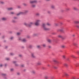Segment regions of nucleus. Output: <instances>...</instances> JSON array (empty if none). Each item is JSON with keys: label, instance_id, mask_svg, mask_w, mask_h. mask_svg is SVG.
Masks as SVG:
<instances>
[{"label": "nucleus", "instance_id": "f257e3e1", "mask_svg": "<svg viewBox=\"0 0 79 79\" xmlns=\"http://www.w3.org/2000/svg\"><path fill=\"white\" fill-rule=\"evenodd\" d=\"M33 24H34V23L32 22H30L28 24L27 23H24V25L25 26H27V27H31V26L33 25Z\"/></svg>", "mask_w": 79, "mask_h": 79}, {"label": "nucleus", "instance_id": "f03ea898", "mask_svg": "<svg viewBox=\"0 0 79 79\" xmlns=\"http://www.w3.org/2000/svg\"><path fill=\"white\" fill-rule=\"evenodd\" d=\"M46 24L45 23H43L42 24V27L44 31H48L50 29V28L46 27Z\"/></svg>", "mask_w": 79, "mask_h": 79}, {"label": "nucleus", "instance_id": "7ed1b4c3", "mask_svg": "<svg viewBox=\"0 0 79 79\" xmlns=\"http://www.w3.org/2000/svg\"><path fill=\"white\" fill-rule=\"evenodd\" d=\"M41 21L40 20H36L35 21V26H39L40 24L39 23Z\"/></svg>", "mask_w": 79, "mask_h": 79}, {"label": "nucleus", "instance_id": "20e7f679", "mask_svg": "<svg viewBox=\"0 0 79 79\" xmlns=\"http://www.w3.org/2000/svg\"><path fill=\"white\" fill-rule=\"evenodd\" d=\"M37 1L36 0L30 1V3H31V4H32V3H37Z\"/></svg>", "mask_w": 79, "mask_h": 79}, {"label": "nucleus", "instance_id": "39448f33", "mask_svg": "<svg viewBox=\"0 0 79 79\" xmlns=\"http://www.w3.org/2000/svg\"><path fill=\"white\" fill-rule=\"evenodd\" d=\"M21 15H24V13L23 12H20L19 13L17 14V16H19Z\"/></svg>", "mask_w": 79, "mask_h": 79}, {"label": "nucleus", "instance_id": "423d86ee", "mask_svg": "<svg viewBox=\"0 0 79 79\" xmlns=\"http://www.w3.org/2000/svg\"><path fill=\"white\" fill-rule=\"evenodd\" d=\"M51 8H52V9H55V6L53 5H52L51 6Z\"/></svg>", "mask_w": 79, "mask_h": 79}, {"label": "nucleus", "instance_id": "0eeeda50", "mask_svg": "<svg viewBox=\"0 0 79 79\" xmlns=\"http://www.w3.org/2000/svg\"><path fill=\"white\" fill-rule=\"evenodd\" d=\"M28 10H24V14H27V13H28Z\"/></svg>", "mask_w": 79, "mask_h": 79}, {"label": "nucleus", "instance_id": "6e6552de", "mask_svg": "<svg viewBox=\"0 0 79 79\" xmlns=\"http://www.w3.org/2000/svg\"><path fill=\"white\" fill-rule=\"evenodd\" d=\"M31 7L33 8H35V5L34 4H32L31 6Z\"/></svg>", "mask_w": 79, "mask_h": 79}, {"label": "nucleus", "instance_id": "1a4fd4ad", "mask_svg": "<svg viewBox=\"0 0 79 79\" xmlns=\"http://www.w3.org/2000/svg\"><path fill=\"white\" fill-rule=\"evenodd\" d=\"M8 10H13V7H10L7 8Z\"/></svg>", "mask_w": 79, "mask_h": 79}, {"label": "nucleus", "instance_id": "9d476101", "mask_svg": "<svg viewBox=\"0 0 79 79\" xmlns=\"http://www.w3.org/2000/svg\"><path fill=\"white\" fill-rule=\"evenodd\" d=\"M31 56L32 58H35V56H34V54L33 53H32L31 54Z\"/></svg>", "mask_w": 79, "mask_h": 79}, {"label": "nucleus", "instance_id": "9b49d317", "mask_svg": "<svg viewBox=\"0 0 79 79\" xmlns=\"http://www.w3.org/2000/svg\"><path fill=\"white\" fill-rule=\"evenodd\" d=\"M2 20L3 21H6V19L5 17H3L2 18Z\"/></svg>", "mask_w": 79, "mask_h": 79}, {"label": "nucleus", "instance_id": "f8f14e48", "mask_svg": "<svg viewBox=\"0 0 79 79\" xmlns=\"http://www.w3.org/2000/svg\"><path fill=\"white\" fill-rule=\"evenodd\" d=\"M66 37H63V36L62 37L61 39L62 40H64L65 39V38Z\"/></svg>", "mask_w": 79, "mask_h": 79}, {"label": "nucleus", "instance_id": "ddd939ff", "mask_svg": "<svg viewBox=\"0 0 79 79\" xmlns=\"http://www.w3.org/2000/svg\"><path fill=\"white\" fill-rule=\"evenodd\" d=\"M75 24H79V22L77 21H75L74 22Z\"/></svg>", "mask_w": 79, "mask_h": 79}, {"label": "nucleus", "instance_id": "4468645a", "mask_svg": "<svg viewBox=\"0 0 79 79\" xmlns=\"http://www.w3.org/2000/svg\"><path fill=\"white\" fill-rule=\"evenodd\" d=\"M46 26H50V24L48 23H47L46 24Z\"/></svg>", "mask_w": 79, "mask_h": 79}, {"label": "nucleus", "instance_id": "2eb2a0df", "mask_svg": "<svg viewBox=\"0 0 79 79\" xmlns=\"http://www.w3.org/2000/svg\"><path fill=\"white\" fill-rule=\"evenodd\" d=\"M62 35H59L58 36V37L59 38H61H61H62Z\"/></svg>", "mask_w": 79, "mask_h": 79}, {"label": "nucleus", "instance_id": "dca6fc26", "mask_svg": "<svg viewBox=\"0 0 79 79\" xmlns=\"http://www.w3.org/2000/svg\"><path fill=\"white\" fill-rule=\"evenodd\" d=\"M22 42H26L27 40L25 39H23L22 40Z\"/></svg>", "mask_w": 79, "mask_h": 79}, {"label": "nucleus", "instance_id": "f3484780", "mask_svg": "<svg viewBox=\"0 0 79 79\" xmlns=\"http://www.w3.org/2000/svg\"><path fill=\"white\" fill-rule=\"evenodd\" d=\"M9 14H10V15H15V12H11Z\"/></svg>", "mask_w": 79, "mask_h": 79}, {"label": "nucleus", "instance_id": "a211bd4d", "mask_svg": "<svg viewBox=\"0 0 79 79\" xmlns=\"http://www.w3.org/2000/svg\"><path fill=\"white\" fill-rule=\"evenodd\" d=\"M42 46L43 47H46V45L45 44H43Z\"/></svg>", "mask_w": 79, "mask_h": 79}, {"label": "nucleus", "instance_id": "6ab92c4d", "mask_svg": "<svg viewBox=\"0 0 79 79\" xmlns=\"http://www.w3.org/2000/svg\"><path fill=\"white\" fill-rule=\"evenodd\" d=\"M53 61L54 62H55V63H58V62L56 60H54Z\"/></svg>", "mask_w": 79, "mask_h": 79}, {"label": "nucleus", "instance_id": "aec40b11", "mask_svg": "<svg viewBox=\"0 0 79 79\" xmlns=\"http://www.w3.org/2000/svg\"><path fill=\"white\" fill-rule=\"evenodd\" d=\"M72 79H79L78 78H76V77H73Z\"/></svg>", "mask_w": 79, "mask_h": 79}, {"label": "nucleus", "instance_id": "412c9836", "mask_svg": "<svg viewBox=\"0 0 79 79\" xmlns=\"http://www.w3.org/2000/svg\"><path fill=\"white\" fill-rule=\"evenodd\" d=\"M64 75H65V76H69V75L66 73H65L64 74Z\"/></svg>", "mask_w": 79, "mask_h": 79}, {"label": "nucleus", "instance_id": "4be33fe9", "mask_svg": "<svg viewBox=\"0 0 79 79\" xmlns=\"http://www.w3.org/2000/svg\"><path fill=\"white\" fill-rule=\"evenodd\" d=\"M64 66H65V67H67L68 66V64H64Z\"/></svg>", "mask_w": 79, "mask_h": 79}, {"label": "nucleus", "instance_id": "5701e85b", "mask_svg": "<svg viewBox=\"0 0 79 79\" xmlns=\"http://www.w3.org/2000/svg\"><path fill=\"white\" fill-rule=\"evenodd\" d=\"M13 63H14V64H16V63H17V62L16 61H13Z\"/></svg>", "mask_w": 79, "mask_h": 79}, {"label": "nucleus", "instance_id": "b1692460", "mask_svg": "<svg viewBox=\"0 0 79 79\" xmlns=\"http://www.w3.org/2000/svg\"><path fill=\"white\" fill-rule=\"evenodd\" d=\"M31 73H32V74H35V71H34V70H33L31 72Z\"/></svg>", "mask_w": 79, "mask_h": 79}, {"label": "nucleus", "instance_id": "393cba45", "mask_svg": "<svg viewBox=\"0 0 79 79\" xmlns=\"http://www.w3.org/2000/svg\"><path fill=\"white\" fill-rule=\"evenodd\" d=\"M40 14L39 13H37L35 14L36 16H39Z\"/></svg>", "mask_w": 79, "mask_h": 79}, {"label": "nucleus", "instance_id": "a878e982", "mask_svg": "<svg viewBox=\"0 0 79 79\" xmlns=\"http://www.w3.org/2000/svg\"><path fill=\"white\" fill-rule=\"evenodd\" d=\"M15 66H16V67H17L18 66H19V65H18V64H15Z\"/></svg>", "mask_w": 79, "mask_h": 79}, {"label": "nucleus", "instance_id": "bb28decb", "mask_svg": "<svg viewBox=\"0 0 79 79\" xmlns=\"http://www.w3.org/2000/svg\"><path fill=\"white\" fill-rule=\"evenodd\" d=\"M73 10H77V8L76 7H74Z\"/></svg>", "mask_w": 79, "mask_h": 79}, {"label": "nucleus", "instance_id": "cd10ccee", "mask_svg": "<svg viewBox=\"0 0 79 79\" xmlns=\"http://www.w3.org/2000/svg\"><path fill=\"white\" fill-rule=\"evenodd\" d=\"M64 47H65V46L64 45H62L61 46V48H64Z\"/></svg>", "mask_w": 79, "mask_h": 79}, {"label": "nucleus", "instance_id": "c85d7f7f", "mask_svg": "<svg viewBox=\"0 0 79 79\" xmlns=\"http://www.w3.org/2000/svg\"><path fill=\"white\" fill-rule=\"evenodd\" d=\"M48 42H51V40H50V39H48Z\"/></svg>", "mask_w": 79, "mask_h": 79}, {"label": "nucleus", "instance_id": "c756f323", "mask_svg": "<svg viewBox=\"0 0 79 79\" xmlns=\"http://www.w3.org/2000/svg\"><path fill=\"white\" fill-rule=\"evenodd\" d=\"M44 78L45 79H48V77L46 76L44 77Z\"/></svg>", "mask_w": 79, "mask_h": 79}, {"label": "nucleus", "instance_id": "7c9ffc66", "mask_svg": "<svg viewBox=\"0 0 79 79\" xmlns=\"http://www.w3.org/2000/svg\"><path fill=\"white\" fill-rule=\"evenodd\" d=\"M73 45H75V46H76V45H77V44H76V43H73Z\"/></svg>", "mask_w": 79, "mask_h": 79}, {"label": "nucleus", "instance_id": "2f4dec72", "mask_svg": "<svg viewBox=\"0 0 79 79\" xmlns=\"http://www.w3.org/2000/svg\"><path fill=\"white\" fill-rule=\"evenodd\" d=\"M32 47V45H30L29 46V48H31Z\"/></svg>", "mask_w": 79, "mask_h": 79}, {"label": "nucleus", "instance_id": "473e14b6", "mask_svg": "<svg viewBox=\"0 0 79 79\" xmlns=\"http://www.w3.org/2000/svg\"><path fill=\"white\" fill-rule=\"evenodd\" d=\"M66 11H69V8H67L66 9Z\"/></svg>", "mask_w": 79, "mask_h": 79}, {"label": "nucleus", "instance_id": "72a5a7b5", "mask_svg": "<svg viewBox=\"0 0 79 79\" xmlns=\"http://www.w3.org/2000/svg\"><path fill=\"white\" fill-rule=\"evenodd\" d=\"M20 33L19 32H18L17 33V35H20Z\"/></svg>", "mask_w": 79, "mask_h": 79}, {"label": "nucleus", "instance_id": "f704fd0d", "mask_svg": "<svg viewBox=\"0 0 79 79\" xmlns=\"http://www.w3.org/2000/svg\"><path fill=\"white\" fill-rule=\"evenodd\" d=\"M21 66L22 68H23V67H24V64H22L21 65Z\"/></svg>", "mask_w": 79, "mask_h": 79}, {"label": "nucleus", "instance_id": "c9c22d12", "mask_svg": "<svg viewBox=\"0 0 79 79\" xmlns=\"http://www.w3.org/2000/svg\"><path fill=\"white\" fill-rule=\"evenodd\" d=\"M50 11H47V13L48 14H50Z\"/></svg>", "mask_w": 79, "mask_h": 79}, {"label": "nucleus", "instance_id": "e433bc0d", "mask_svg": "<svg viewBox=\"0 0 79 79\" xmlns=\"http://www.w3.org/2000/svg\"><path fill=\"white\" fill-rule=\"evenodd\" d=\"M41 63L40 62H38L37 63V64H38V65H40V64H41Z\"/></svg>", "mask_w": 79, "mask_h": 79}, {"label": "nucleus", "instance_id": "4c0bfd02", "mask_svg": "<svg viewBox=\"0 0 79 79\" xmlns=\"http://www.w3.org/2000/svg\"><path fill=\"white\" fill-rule=\"evenodd\" d=\"M37 47L38 48H40V45H37Z\"/></svg>", "mask_w": 79, "mask_h": 79}, {"label": "nucleus", "instance_id": "58836bf2", "mask_svg": "<svg viewBox=\"0 0 79 79\" xmlns=\"http://www.w3.org/2000/svg\"><path fill=\"white\" fill-rule=\"evenodd\" d=\"M19 40H21V38L20 37L19 38Z\"/></svg>", "mask_w": 79, "mask_h": 79}, {"label": "nucleus", "instance_id": "ea45409f", "mask_svg": "<svg viewBox=\"0 0 79 79\" xmlns=\"http://www.w3.org/2000/svg\"><path fill=\"white\" fill-rule=\"evenodd\" d=\"M71 57H72L73 58H74V56L73 55H72L71 56Z\"/></svg>", "mask_w": 79, "mask_h": 79}, {"label": "nucleus", "instance_id": "a19ab883", "mask_svg": "<svg viewBox=\"0 0 79 79\" xmlns=\"http://www.w3.org/2000/svg\"><path fill=\"white\" fill-rule=\"evenodd\" d=\"M13 39V37H11L10 38V40H12V39Z\"/></svg>", "mask_w": 79, "mask_h": 79}, {"label": "nucleus", "instance_id": "79ce46f5", "mask_svg": "<svg viewBox=\"0 0 79 79\" xmlns=\"http://www.w3.org/2000/svg\"><path fill=\"white\" fill-rule=\"evenodd\" d=\"M2 76H5V75H6V74H4V73H2Z\"/></svg>", "mask_w": 79, "mask_h": 79}, {"label": "nucleus", "instance_id": "37998d69", "mask_svg": "<svg viewBox=\"0 0 79 79\" xmlns=\"http://www.w3.org/2000/svg\"><path fill=\"white\" fill-rule=\"evenodd\" d=\"M10 55H11L12 56V55H14V54L13 53H10Z\"/></svg>", "mask_w": 79, "mask_h": 79}, {"label": "nucleus", "instance_id": "c03bdc74", "mask_svg": "<svg viewBox=\"0 0 79 79\" xmlns=\"http://www.w3.org/2000/svg\"><path fill=\"white\" fill-rule=\"evenodd\" d=\"M13 70H14V69H10V71H13Z\"/></svg>", "mask_w": 79, "mask_h": 79}, {"label": "nucleus", "instance_id": "a18cd8bd", "mask_svg": "<svg viewBox=\"0 0 79 79\" xmlns=\"http://www.w3.org/2000/svg\"><path fill=\"white\" fill-rule=\"evenodd\" d=\"M63 58H64V59L65 58V56H63Z\"/></svg>", "mask_w": 79, "mask_h": 79}, {"label": "nucleus", "instance_id": "49530a36", "mask_svg": "<svg viewBox=\"0 0 79 79\" xmlns=\"http://www.w3.org/2000/svg\"><path fill=\"white\" fill-rule=\"evenodd\" d=\"M54 68H55V69H57V67L56 66L54 67Z\"/></svg>", "mask_w": 79, "mask_h": 79}, {"label": "nucleus", "instance_id": "de8ad7c7", "mask_svg": "<svg viewBox=\"0 0 79 79\" xmlns=\"http://www.w3.org/2000/svg\"><path fill=\"white\" fill-rule=\"evenodd\" d=\"M76 27H77V28H79V26L78 25H77L76 26Z\"/></svg>", "mask_w": 79, "mask_h": 79}, {"label": "nucleus", "instance_id": "09e8293b", "mask_svg": "<svg viewBox=\"0 0 79 79\" xmlns=\"http://www.w3.org/2000/svg\"><path fill=\"white\" fill-rule=\"evenodd\" d=\"M23 5H24V6H26V4H25V3H23Z\"/></svg>", "mask_w": 79, "mask_h": 79}, {"label": "nucleus", "instance_id": "8fccbe9b", "mask_svg": "<svg viewBox=\"0 0 79 79\" xmlns=\"http://www.w3.org/2000/svg\"><path fill=\"white\" fill-rule=\"evenodd\" d=\"M19 57H21V56H22V55H19Z\"/></svg>", "mask_w": 79, "mask_h": 79}, {"label": "nucleus", "instance_id": "3c124183", "mask_svg": "<svg viewBox=\"0 0 79 79\" xmlns=\"http://www.w3.org/2000/svg\"><path fill=\"white\" fill-rule=\"evenodd\" d=\"M18 8H20L21 6H18Z\"/></svg>", "mask_w": 79, "mask_h": 79}, {"label": "nucleus", "instance_id": "603ef678", "mask_svg": "<svg viewBox=\"0 0 79 79\" xmlns=\"http://www.w3.org/2000/svg\"><path fill=\"white\" fill-rule=\"evenodd\" d=\"M6 60H10V59L9 58H7L6 59Z\"/></svg>", "mask_w": 79, "mask_h": 79}, {"label": "nucleus", "instance_id": "864d4df0", "mask_svg": "<svg viewBox=\"0 0 79 79\" xmlns=\"http://www.w3.org/2000/svg\"><path fill=\"white\" fill-rule=\"evenodd\" d=\"M48 48H51V46H48Z\"/></svg>", "mask_w": 79, "mask_h": 79}, {"label": "nucleus", "instance_id": "5fc2aeb1", "mask_svg": "<svg viewBox=\"0 0 79 79\" xmlns=\"http://www.w3.org/2000/svg\"><path fill=\"white\" fill-rule=\"evenodd\" d=\"M2 66H3V65H2V64H1L0 65V67H2Z\"/></svg>", "mask_w": 79, "mask_h": 79}, {"label": "nucleus", "instance_id": "6e6d98bb", "mask_svg": "<svg viewBox=\"0 0 79 79\" xmlns=\"http://www.w3.org/2000/svg\"><path fill=\"white\" fill-rule=\"evenodd\" d=\"M19 74H20V73H17L18 75H19Z\"/></svg>", "mask_w": 79, "mask_h": 79}, {"label": "nucleus", "instance_id": "4d7b16f0", "mask_svg": "<svg viewBox=\"0 0 79 79\" xmlns=\"http://www.w3.org/2000/svg\"><path fill=\"white\" fill-rule=\"evenodd\" d=\"M4 37H5V36H3L2 37V39H3V38H4Z\"/></svg>", "mask_w": 79, "mask_h": 79}, {"label": "nucleus", "instance_id": "13d9d810", "mask_svg": "<svg viewBox=\"0 0 79 79\" xmlns=\"http://www.w3.org/2000/svg\"><path fill=\"white\" fill-rule=\"evenodd\" d=\"M14 19H17V17H14Z\"/></svg>", "mask_w": 79, "mask_h": 79}, {"label": "nucleus", "instance_id": "bf43d9fd", "mask_svg": "<svg viewBox=\"0 0 79 79\" xmlns=\"http://www.w3.org/2000/svg\"><path fill=\"white\" fill-rule=\"evenodd\" d=\"M5 66H7V64H5Z\"/></svg>", "mask_w": 79, "mask_h": 79}, {"label": "nucleus", "instance_id": "052dcab7", "mask_svg": "<svg viewBox=\"0 0 79 79\" xmlns=\"http://www.w3.org/2000/svg\"><path fill=\"white\" fill-rule=\"evenodd\" d=\"M12 22H13V23H15V21H14V20H13V21H12Z\"/></svg>", "mask_w": 79, "mask_h": 79}, {"label": "nucleus", "instance_id": "680f3d73", "mask_svg": "<svg viewBox=\"0 0 79 79\" xmlns=\"http://www.w3.org/2000/svg\"><path fill=\"white\" fill-rule=\"evenodd\" d=\"M1 3H2V4H3V2H1Z\"/></svg>", "mask_w": 79, "mask_h": 79}, {"label": "nucleus", "instance_id": "e2e57ef3", "mask_svg": "<svg viewBox=\"0 0 79 79\" xmlns=\"http://www.w3.org/2000/svg\"><path fill=\"white\" fill-rule=\"evenodd\" d=\"M73 35V37H74V36H75V35Z\"/></svg>", "mask_w": 79, "mask_h": 79}, {"label": "nucleus", "instance_id": "0e129e2a", "mask_svg": "<svg viewBox=\"0 0 79 79\" xmlns=\"http://www.w3.org/2000/svg\"><path fill=\"white\" fill-rule=\"evenodd\" d=\"M48 66H50V65L48 64Z\"/></svg>", "mask_w": 79, "mask_h": 79}, {"label": "nucleus", "instance_id": "69168bd1", "mask_svg": "<svg viewBox=\"0 0 79 79\" xmlns=\"http://www.w3.org/2000/svg\"><path fill=\"white\" fill-rule=\"evenodd\" d=\"M77 53H78V54H79V51Z\"/></svg>", "mask_w": 79, "mask_h": 79}, {"label": "nucleus", "instance_id": "338daca9", "mask_svg": "<svg viewBox=\"0 0 79 79\" xmlns=\"http://www.w3.org/2000/svg\"><path fill=\"white\" fill-rule=\"evenodd\" d=\"M46 0V1H50V0Z\"/></svg>", "mask_w": 79, "mask_h": 79}, {"label": "nucleus", "instance_id": "774afa93", "mask_svg": "<svg viewBox=\"0 0 79 79\" xmlns=\"http://www.w3.org/2000/svg\"><path fill=\"white\" fill-rule=\"evenodd\" d=\"M0 35H1V33H0Z\"/></svg>", "mask_w": 79, "mask_h": 79}]
</instances>
